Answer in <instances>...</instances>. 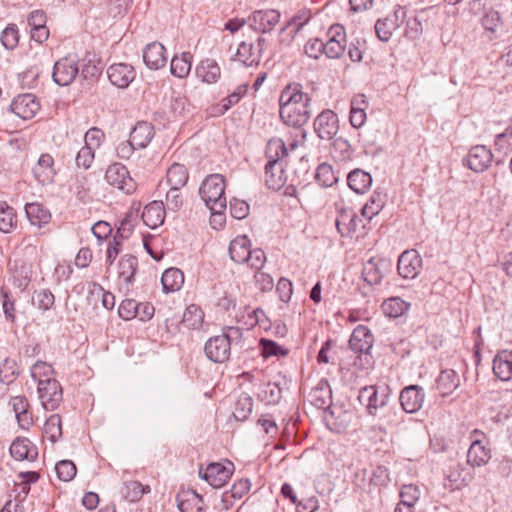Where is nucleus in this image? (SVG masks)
Masks as SVG:
<instances>
[{"instance_id": "1", "label": "nucleus", "mask_w": 512, "mask_h": 512, "mask_svg": "<svg viewBox=\"0 0 512 512\" xmlns=\"http://www.w3.org/2000/svg\"><path fill=\"white\" fill-rule=\"evenodd\" d=\"M311 98L301 90L300 84H289L280 94V117L284 123L300 127L311 116Z\"/></svg>"}, {"instance_id": "2", "label": "nucleus", "mask_w": 512, "mask_h": 512, "mask_svg": "<svg viewBox=\"0 0 512 512\" xmlns=\"http://www.w3.org/2000/svg\"><path fill=\"white\" fill-rule=\"evenodd\" d=\"M199 195L214 215L221 216L227 207L224 176L218 173L208 175L200 185Z\"/></svg>"}, {"instance_id": "3", "label": "nucleus", "mask_w": 512, "mask_h": 512, "mask_svg": "<svg viewBox=\"0 0 512 512\" xmlns=\"http://www.w3.org/2000/svg\"><path fill=\"white\" fill-rule=\"evenodd\" d=\"M374 343V336L370 329L362 324L354 327V367L368 369L373 365L370 353Z\"/></svg>"}, {"instance_id": "4", "label": "nucleus", "mask_w": 512, "mask_h": 512, "mask_svg": "<svg viewBox=\"0 0 512 512\" xmlns=\"http://www.w3.org/2000/svg\"><path fill=\"white\" fill-rule=\"evenodd\" d=\"M391 263L388 260L369 257L367 261L362 264L361 278L364 285L359 288V293L366 297L372 292L374 285L381 282L384 271L390 269Z\"/></svg>"}, {"instance_id": "5", "label": "nucleus", "mask_w": 512, "mask_h": 512, "mask_svg": "<svg viewBox=\"0 0 512 512\" xmlns=\"http://www.w3.org/2000/svg\"><path fill=\"white\" fill-rule=\"evenodd\" d=\"M389 397V386L378 388L375 385H369L359 389L357 400L369 415L376 416L378 409L387 405Z\"/></svg>"}, {"instance_id": "6", "label": "nucleus", "mask_w": 512, "mask_h": 512, "mask_svg": "<svg viewBox=\"0 0 512 512\" xmlns=\"http://www.w3.org/2000/svg\"><path fill=\"white\" fill-rule=\"evenodd\" d=\"M493 161L492 151L485 145L472 146L462 159V165L475 173L486 171Z\"/></svg>"}, {"instance_id": "7", "label": "nucleus", "mask_w": 512, "mask_h": 512, "mask_svg": "<svg viewBox=\"0 0 512 512\" xmlns=\"http://www.w3.org/2000/svg\"><path fill=\"white\" fill-rule=\"evenodd\" d=\"M482 438H486L482 431L474 429L471 432L472 443L467 452V464L473 468L482 467L491 459V450L483 444Z\"/></svg>"}, {"instance_id": "8", "label": "nucleus", "mask_w": 512, "mask_h": 512, "mask_svg": "<svg viewBox=\"0 0 512 512\" xmlns=\"http://www.w3.org/2000/svg\"><path fill=\"white\" fill-rule=\"evenodd\" d=\"M105 179L109 185L125 194H132L136 190V182L130 176L128 169L120 163H114L107 168Z\"/></svg>"}, {"instance_id": "9", "label": "nucleus", "mask_w": 512, "mask_h": 512, "mask_svg": "<svg viewBox=\"0 0 512 512\" xmlns=\"http://www.w3.org/2000/svg\"><path fill=\"white\" fill-rule=\"evenodd\" d=\"M233 463L228 462L227 465L222 463H210L204 470L199 469V476L207 481L212 487L220 488L227 483L233 474Z\"/></svg>"}, {"instance_id": "10", "label": "nucleus", "mask_w": 512, "mask_h": 512, "mask_svg": "<svg viewBox=\"0 0 512 512\" xmlns=\"http://www.w3.org/2000/svg\"><path fill=\"white\" fill-rule=\"evenodd\" d=\"M38 394L42 406L46 410L53 411L62 401V387L56 379H45L38 385Z\"/></svg>"}, {"instance_id": "11", "label": "nucleus", "mask_w": 512, "mask_h": 512, "mask_svg": "<svg viewBox=\"0 0 512 512\" xmlns=\"http://www.w3.org/2000/svg\"><path fill=\"white\" fill-rule=\"evenodd\" d=\"M267 44L264 37H258L255 44L243 41L239 44L235 56L245 66L258 65Z\"/></svg>"}, {"instance_id": "12", "label": "nucleus", "mask_w": 512, "mask_h": 512, "mask_svg": "<svg viewBox=\"0 0 512 512\" xmlns=\"http://www.w3.org/2000/svg\"><path fill=\"white\" fill-rule=\"evenodd\" d=\"M281 14L275 9L255 10L248 17L249 26L256 32L269 33L279 23Z\"/></svg>"}, {"instance_id": "13", "label": "nucleus", "mask_w": 512, "mask_h": 512, "mask_svg": "<svg viewBox=\"0 0 512 512\" xmlns=\"http://www.w3.org/2000/svg\"><path fill=\"white\" fill-rule=\"evenodd\" d=\"M425 391L422 386L412 384L404 387L399 394L400 405L406 413L418 412L425 401Z\"/></svg>"}, {"instance_id": "14", "label": "nucleus", "mask_w": 512, "mask_h": 512, "mask_svg": "<svg viewBox=\"0 0 512 512\" xmlns=\"http://www.w3.org/2000/svg\"><path fill=\"white\" fill-rule=\"evenodd\" d=\"M422 258L415 249L405 250L398 258V274L404 279H414L422 269Z\"/></svg>"}, {"instance_id": "15", "label": "nucleus", "mask_w": 512, "mask_h": 512, "mask_svg": "<svg viewBox=\"0 0 512 512\" xmlns=\"http://www.w3.org/2000/svg\"><path fill=\"white\" fill-rule=\"evenodd\" d=\"M79 73L78 62L75 58L64 57L54 64L52 77L56 84L67 86Z\"/></svg>"}, {"instance_id": "16", "label": "nucleus", "mask_w": 512, "mask_h": 512, "mask_svg": "<svg viewBox=\"0 0 512 512\" xmlns=\"http://www.w3.org/2000/svg\"><path fill=\"white\" fill-rule=\"evenodd\" d=\"M40 109V104L34 94L25 93L15 97L10 104V110L23 120L33 118Z\"/></svg>"}, {"instance_id": "17", "label": "nucleus", "mask_w": 512, "mask_h": 512, "mask_svg": "<svg viewBox=\"0 0 512 512\" xmlns=\"http://www.w3.org/2000/svg\"><path fill=\"white\" fill-rule=\"evenodd\" d=\"M339 129V120L332 110L322 111L314 121V130L324 140H331Z\"/></svg>"}, {"instance_id": "18", "label": "nucleus", "mask_w": 512, "mask_h": 512, "mask_svg": "<svg viewBox=\"0 0 512 512\" xmlns=\"http://www.w3.org/2000/svg\"><path fill=\"white\" fill-rule=\"evenodd\" d=\"M208 359L215 363H223L229 359L231 347L226 336L217 335L209 338L204 347Z\"/></svg>"}, {"instance_id": "19", "label": "nucleus", "mask_w": 512, "mask_h": 512, "mask_svg": "<svg viewBox=\"0 0 512 512\" xmlns=\"http://www.w3.org/2000/svg\"><path fill=\"white\" fill-rule=\"evenodd\" d=\"M107 75L113 85L126 88L135 79L136 72L134 67L129 64L117 63L107 69Z\"/></svg>"}, {"instance_id": "20", "label": "nucleus", "mask_w": 512, "mask_h": 512, "mask_svg": "<svg viewBox=\"0 0 512 512\" xmlns=\"http://www.w3.org/2000/svg\"><path fill=\"white\" fill-rule=\"evenodd\" d=\"M287 176L283 162L268 161L265 165V183L269 189L280 190L286 183Z\"/></svg>"}, {"instance_id": "21", "label": "nucleus", "mask_w": 512, "mask_h": 512, "mask_svg": "<svg viewBox=\"0 0 512 512\" xmlns=\"http://www.w3.org/2000/svg\"><path fill=\"white\" fill-rule=\"evenodd\" d=\"M143 61L152 70H158L167 62L166 49L159 42L148 44L143 50Z\"/></svg>"}, {"instance_id": "22", "label": "nucleus", "mask_w": 512, "mask_h": 512, "mask_svg": "<svg viewBox=\"0 0 512 512\" xmlns=\"http://www.w3.org/2000/svg\"><path fill=\"white\" fill-rule=\"evenodd\" d=\"M154 134V127L151 123L139 121L130 132L129 140L136 148L143 149L151 142Z\"/></svg>"}, {"instance_id": "23", "label": "nucleus", "mask_w": 512, "mask_h": 512, "mask_svg": "<svg viewBox=\"0 0 512 512\" xmlns=\"http://www.w3.org/2000/svg\"><path fill=\"white\" fill-rule=\"evenodd\" d=\"M10 454L18 461H34L38 456V450L29 439L17 438L10 446Z\"/></svg>"}, {"instance_id": "24", "label": "nucleus", "mask_w": 512, "mask_h": 512, "mask_svg": "<svg viewBox=\"0 0 512 512\" xmlns=\"http://www.w3.org/2000/svg\"><path fill=\"white\" fill-rule=\"evenodd\" d=\"M493 372L501 381L512 377V350L499 351L493 360Z\"/></svg>"}, {"instance_id": "25", "label": "nucleus", "mask_w": 512, "mask_h": 512, "mask_svg": "<svg viewBox=\"0 0 512 512\" xmlns=\"http://www.w3.org/2000/svg\"><path fill=\"white\" fill-rule=\"evenodd\" d=\"M166 208L162 201H152L147 204L142 212L143 222L150 228L155 229L163 224Z\"/></svg>"}, {"instance_id": "26", "label": "nucleus", "mask_w": 512, "mask_h": 512, "mask_svg": "<svg viewBox=\"0 0 512 512\" xmlns=\"http://www.w3.org/2000/svg\"><path fill=\"white\" fill-rule=\"evenodd\" d=\"M310 403L317 409H326L331 405V389L328 382L324 379L320 380L318 384L310 391Z\"/></svg>"}, {"instance_id": "27", "label": "nucleus", "mask_w": 512, "mask_h": 512, "mask_svg": "<svg viewBox=\"0 0 512 512\" xmlns=\"http://www.w3.org/2000/svg\"><path fill=\"white\" fill-rule=\"evenodd\" d=\"M54 160L50 154H42L37 164L33 167V174L35 179L40 184H47L52 182L55 171H54Z\"/></svg>"}, {"instance_id": "28", "label": "nucleus", "mask_w": 512, "mask_h": 512, "mask_svg": "<svg viewBox=\"0 0 512 512\" xmlns=\"http://www.w3.org/2000/svg\"><path fill=\"white\" fill-rule=\"evenodd\" d=\"M25 213L31 225L42 228L50 223L51 213L43 204L34 202L25 205Z\"/></svg>"}, {"instance_id": "29", "label": "nucleus", "mask_w": 512, "mask_h": 512, "mask_svg": "<svg viewBox=\"0 0 512 512\" xmlns=\"http://www.w3.org/2000/svg\"><path fill=\"white\" fill-rule=\"evenodd\" d=\"M251 243L246 235L234 238L229 246L230 258L236 263H245L251 251Z\"/></svg>"}, {"instance_id": "30", "label": "nucleus", "mask_w": 512, "mask_h": 512, "mask_svg": "<svg viewBox=\"0 0 512 512\" xmlns=\"http://www.w3.org/2000/svg\"><path fill=\"white\" fill-rule=\"evenodd\" d=\"M178 509L180 512H201L203 511V497L194 490H189L177 496Z\"/></svg>"}, {"instance_id": "31", "label": "nucleus", "mask_w": 512, "mask_h": 512, "mask_svg": "<svg viewBox=\"0 0 512 512\" xmlns=\"http://www.w3.org/2000/svg\"><path fill=\"white\" fill-rule=\"evenodd\" d=\"M410 307L411 304L409 302L398 296L385 299L381 305L384 315L392 319L406 315Z\"/></svg>"}, {"instance_id": "32", "label": "nucleus", "mask_w": 512, "mask_h": 512, "mask_svg": "<svg viewBox=\"0 0 512 512\" xmlns=\"http://www.w3.org/2000/svg\"><path fill=\"white\" fill-rule=\"evenodd\" d=\"M447 478L451 483L452 489H461L470 484L473 479V473L464 465L456 464L450 467Z\"/></svg>"}, {"instance_id": "33", "label": "nucleus", "mask_w": 512, "mask_h": 512, "mask_svg": "<svg viewBox=\"0 0 512 512\" xmlns=\"http://www.w3.org/2000/svg\"><path fill=\"white\" fill-rule=\"evenodd\" d=\"M459 385V375L452 369L441 371L437 378V389L443 397L450 395Z\"/></svg>"}, {"instance_id": "34", "label": "nucleus", "mask_w": 512, "mask_h": 512, "mask_svg": "<svg viewBox=\"0 0 512 512\" xmlns=\"http://www.w3.org/2000/svg\"><path fill=\"white\" fill-rule=\"evenodd\" d=\"M196 74L203 82L208 84L216 83L221 75L218 63L213 59H204L196 67Z\"/></svg>"}, {"instance_id": "35", "label": "nucleus", "mask_w": 512, "mask_h": 512, "mask_svg": "<svg viewBox=\"0 0 512 512\" xmlns=\"http://www.w3.org/2000/svg\"><path fill=\"white\" fill-rule=\"evenodd\" d=\"M161 283L166 293L178 291L184 283V274L178 268H169L164 271Z\"/></svg>"}, {"instance_id": "36", "label": "nucleus", "mask_w": 512, "mask_h": 512, "mask_svg": "<svg viewBox=\"0 0 512 512\" xmlns=\"http://www.w3.org/2000/svg\"><path fill=\"white\" fill-rule=\"evenodd\" d=\"M192 58L190 52H183L180 56L175 55L170 64L171 73L178 78L188 76L192 67Z\"/></svg>"}, {"instance_id": "37", "label": "nucleus", "mask_w": 512, "mask_h": 512, "mask_svg": "<svg viewBox=\"0 0 512 512\" xmlns=\"http://www.w3.org/2000/svg\"><path fill=\"white\" fill-rule=\"evenodd\" d=\"M17 225V214L6 201H0V231L12 232Z\"/></svg>"}, {"instance_id": "38", "label": "nucleus", "mask_w": 512, "mask_h": 512, "mask_svg": "<svg viewBox=\"0 0 512 512\" xmlns=\"http://www.w3.org/2000/svg\"><path fill=\"white\" fill-rule=\"evenodd\" d=\"M167 183L170 186L183 187L189 179L188 169L180 163H173L167 170Z\"/></svg>"}, {"instance_id": "39", "label": "nucleus", "mask_w": 512, "mask_h": 512, "mask_svg": "<svg viewBox=\"0 0 512 512\" xmlns=\"http://www.w3.org/2000/svg\"><path fill=\"white\" fill-rule=\"evenodd\" d=\"M138 261L133 255H124L118 264L119 276L127 283L131 284L134 281Z\"/></svg>"}, {"instance_id": "40", "label": "nucleus", "mask_w": 512, "mask_h": 512, "mask_svg": "<svg viewBox=\"0 0 512 512\" xmlns=\"http://www.w3.org/2000/svg\"><path fill=\"white\" fill-rule=\"evenodd\" d=\"M203 320L202 309L198 305L191 304L184 311L182 323L189 329H198L202 326Z\"/></svg>"}, {"instance_id": "41", "label": "nucleus", "mask_w": 512, "mask_h": 512, "mask_svg": "<svg viewBox=\"0 0 512 512\" xmlns=\"http://www.w3.org/2000/svg\"><path fill=\"white\" fill-rule=\"evenodd\" d=\"M288 150L285 143L280 138H272L266 146V156L268 161L283 162V158L287 156Z\"/></svg>"}, {"instance_id": "42", "label": "nucleus", "mask_w": 512, "mask_h": 512, "mask_svg": "<svg viewBox=\"0 0 512 512\" xmlns=\"http://www.w3.org/2000/svg\"><path fill=\"white\" fill-rule=\"evenodd\" d=\"M331 154L337 161H349L352 159V148L347 139L338 137L333 141Z\"/></svg>"}, {"instance_id": "43", "label": "nucleus", "mask_w": 512, "mask_h": 512, "mask_svg": "<svg viewBox=\"0 0 512 512\" xmlns=\"http://www.w3.org/2000/svg\"><path fill=\"white\" fill-rule=\"evenodd\" d=\"M253 399L246 393H242L236 403L233 415L239 421H245L251 414Z\"/></svg>"}, {"instance_id": "44", "label": "nucleus", "mask_w": 512, "mask_h": 512, "mask_svg": "<svg viewBox=\"0 0 512 512\" xmlns=\"http://www.w3.org/2000/svg\"><path fill=\"white\" fill-rule=\"evenodd\" d=\"M44 434L47 438L55 443L62 436V424L61 417L59 414H52L44 424Z\"/></svg>"}, {"instance_id": "45", "label": "nucleus", "mask_w": 512, "mask_h": 512, "mask_svg": "<svg viewBox=\"0 0 512 512\" xmlns=\"http://www.w3.org/2000/svg\"><path fill=\"white\" fill-rule=\"evenodd\" d=\"M151 491L149 485H143L138 481H129L125 484L123 491L124 497L130 502H136L142 498L144 494Z\"/></svg>"}, {"instance_id": "46", "label": "nucleus", "mask_w": 512, "mask_h": 512, "mask_svg": "<svg viewBox=\"0 0 512 512\" xmlns=\"http://www.w3.org/2000/svg\"><path fill=\"white\" fill-rule=\"evenodd\" d=\"M259 397L268 405L278 404L282 398V389L278 384L269 382L262 387Z\"/></svg>"}, {"instance_id": "47", "label": "nucleus", "mask_w": 512, "mask_h": 512, "mask_svg": "<svg viewBox=\"0 0 512 512\" xmlns=\"http://www.w3.org/2000/svg\"><path fill=\"white\" fill-rule=\"evenodd\" d=\"M315 180L322 187H331L334 183L337 182V177L335 176L331 165L322 163L318 165L316 169Z\"/></svg>"}, {"instance_id": "48", "label": "nucleus", "mask_w": 512, "mask_h": 512, "mask_svg": "<svg viewBox=\"0 0 512 512\" xmlns=\"http://www.w3.org/2000/svg\"><path fill=\"white\" fill-rule=\"evenodd\" d=\"M18 376V367L14 359L6 358L0 364V383L9 385Z\"/></svg>"}, {"instance_id": "49", "label": "nucleus", "mask_w": 512, "mask_h": 512, "mask_svg": "<svg viewBox=\"0 0 512 512\" xmlns=\"http://www.w3.org/2000/svg\"><path fill=\"white\" fill-rule=\"evenodd\" d=\"M259 347L261 350V355L264 358H269L272 356H276V357L286 356L289 352L288 349L283 348L275 341L266 339V338L260 339Z\"/></svg>"}, {"instance_id": "50", "label": "nucleus", "mask_w": 512, "mask_h": 512, "mask_svg": "<svg viewBox=\"0 0 512 512\" xmlns=\"http://www.w3.org/2000/svg\"><path fill=\"white\" fill-rule=\"evenodd\" d=\"M248 84L239 85L234 92L223 98L218 105V112L224 114L233 105L237 104L240 99L246 94Z\"/></svg>"}, {"instance_id": "51", "label": "nucleus", "mask_w": 512, "mask_h": 512, "mask_svg": "<svg viewBox=\"0 0 512 512\" xmlns=\"http://www.w3.org/2000/svg\"><path fill=\"white\" fill-rule=\"evenodd\" d=\"M397 28L398 26H396L395 23L387 17L384 19H378L375 23V33L382 42L389 41L393 31Z\"/></svg>"}, {"instance_id": "52", "label": "nucleus", "mask_w": 512, "mask_h": 512, "mask_svg": "<svg viewBox=\"0 0 512 512\" xmlns=\"http://www.w3.org/2000/svg\"><path fill=\"white\" fill-rule=\"evenodd\" d=\"M55 470L58 478L64 482L71 481L77 473L76 465L71 460H61L57 462L55 465Z\"/></svg>"}, {"instance_id": "53", "label": "nucleus", "mask_w": 512, "mask_h": 512, "mask_svg": "<svg viewBox=\"0 0 512 512\" xmlns=\"http://www.w3.org/2000/svg\"><path fill=\"white\" fill-rule=\"evenodd\" d=\"M354 128L362 126L366 121L365 110L368 107V102L364 94L354 96Z\"/></svg>"}, {"instance_id": "54", "label": "nucleus", "mask_w": 512, "mask_h": 512, "mask_svg": "<svg viewBox=\"0 0 512 512\" xmlns=\"http://www.w3.org/2000/svg\"><path fill=\"white\" fill-rule=\"evenodd\" d=\"M55 302V297L53 293L48 289H41L39 291H35V295L33 297V304L43 310L47 311L52 308Z\"/></svg>"}, {"instance_id": "55", "label": "nucleus", "mask_w": 512, "mask_h": 512, "mask_svg": "<svg viewBox=\"0 0 512 512\" xmlns=\"http://www.w3.org/2000/svg\"><path fill=\"white\" fill-rule=\"evenodd\" d=\"M53 372L52 366L44 361H37L30 370L32 379L37 381L38 384L45 379H52Z\"/></svg>"}, {"instance_id": "56", "label": "nucleus", "mask_w": 512, "mask_h": 512, "mask_svg": "<svg viewBox=\"0 0 512 512\" xmlns=\"http://www.w3.org/2000/svg\"><path fill=\"white\" fill-rule=\"evenodd\" d=\"M420 490L418 486L413 484L403 485L400 489L399 497L400 503L410 504L415 507V504L418 502L420 498Z\"/></svg>"}, {"instance_id": "57", "label": "nucleus", "mask_w": 512, "mask_h": 512, "mask_svg": "<svg viewBox=\"0 0 512 512\" xmlns=\"http://www.w3.org/2000/svg\"><path fill=\"white\" fill-rule=\"evenodd\" d=\"M372 184V177L369 173L361 170L354 169V193H365Z\"/></svg>"}, {"instance_id": "58", "label": "nucleus", "mask_w": 512, "mask_h": 512, "mask_svg": "<svg viewBox=\"0 0 512 512\" xmlns=\"http://www.w3.org/2000/svg\"><path fill=\"white\" fill-rule=\"evenodd\" d=\"M180 189L181 187L170 186L166 194V207L169 211L176 212L182 207L183 196Z\"/></svg>"}, {"instance_id": "59", "label": "nucleus", "mask_w": 512, "mask_h": 512, "mask_svg": "<svg viewBox=\"0 0 512 512\" xmlns=\"http://www.w3.org/2000/svg\"><path fill=\"white\" fill-rule=\"evenodd\" d=\"M137 307L138 302L136 300L125 299L118 308V314L125 321L132 320L137 317Z\"/></svg>"}, {"instance_id": "60", "label": "nucleus", "mask_w": 512, "mask_h": 512, "mask_svg": "<svg viewBox=\"0 0 512 512\" xmlns=\"http://www.w3.org/2000/svg\"><path fill=\"white\" fill-rule=\"evenodd\" d=\"M19 41V33L16 25H9L1 35V42L6 49H14Z\"/></svg>"}, {"instance_id": "61", "label": "nucleus", "mask_w": 512, "mask_h": 512, "mask_svg": "<svg viewBox=\"0 0 512 512\" xmlns=\"http://www.w3.org/2000/svg\"><path fill=\"white\" fill-rule=\"evenodd\" d=\"M94 160V149L91 146H83L76 156V165L77 167H82L83 169H88L92 165Z\"/></svg>"}, {"instance_id": "62", "label": "nucleus", "mask_w": 512, "mask_h": 512, "mask_svg": "<svg viewBox=\"0 0 512 512\" xmlns=\"http://www.w3.org/2000/svg\"><path fill=\"white\" fill-rule=\"evenodd\" d=\"M305 54L313 59H318L324 54L325 46L324 42L320 39H310L304 46Z\"/></svg>"}, {"instance_id": "63", "label": "nucleus", "mask_w": 512, "mask_h": 512, "mask_svg": "<svg viewBox=\"0 0 512 512\" xmlns=\"http://www.w3.org/2000/svg\"><path fill=\"white\" fill-rule=\"evenodd\" d=\"M229 208L231 216L238 220L244 219L249 214V205L243 200L232 199Z\"/></svg>"}, {"instance_id": "64", "label": "nucleus", "mask_w": 512, "mask_h": 512, "mask_svg": "<svg viewBox=\"0 0 512 512\" xmlns=\"http://www.w3.org/2000/svg\"><path fill=\"white\" fill-rule=\"evenodd\" d=\"M481 23L485 30L494 32L501 23L500 13L493 9L487 11L482 17Z\"/></svg>"}]
</instances>
